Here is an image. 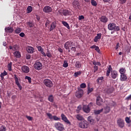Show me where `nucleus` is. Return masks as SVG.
<instances>
[{
	"instance_id": "f257e3e1",
	"label": "nucleus",
	"mask_w": 131,
	"mask_h": 131,
	"mask_svg": "<svg viewBox=\"0 0 131 131\" xmlns=\"http://www.w3.org/2000/svg\"><path fill=\"white\" fill-rule=\"evenodd\" d=\"M108 30H113V31L117 32L120 30V27L119 26H116V24L114 23H110L108 26Z\"/></svg>"
},
{
	"instance_id": "f03ea898",
	"label": "nucleus",
	"mask_w": 131,
	"mask_h": 131,
	"mask_svg": "<svg viewBox=\"0 0 131 131\" xmlns=\"http://www.w3.org/2000/svg\"><path fill=\"white\" fill-rule=\"evenodd\" d=\"M54 127L58 131H63L65 130L64 125L60 122H56L54 124Z\"/></svg>"
},
{
	"instance_id": "7ed1b4c3",
	"label": "nucleus",
	"mask_w": 131,
	"mask_h": 131,
	"mask_svg": "<svg viewBox=\"0 0 131 131\" xmlns=\"http://www.w3.org/2000/svg\"><path fill=\"white\" fill-rule=\"evenodd\" d=\"M34 68H35L36 70H41L42 63L38 61H35L34 64Z\"/></svg>"
},
{
	"instance_id": "20e7f679",
	"label": "nucleus",
	"mask_w": 131,
	"mask_h": 131,
	"mask_svg": "<svg viewBox=\"0 0 131 131\" xmlns=\"http://www.w3.org/2000/svg\"><path fill=\"white\" fill-rule=\"evenodd\" d=\"M43 82L47 88H52L53 86V82L49 79H45Z\"/></svg>"
},
{
	"instance_id": "39448f33",
	"label": "nucleus",
	"mask_w": 131,
	"mask_h": 131,
	"mask_svg": "<svg viewBox=\"0 0 131 131\" xmlns=\"http://www.w3.org/2000/svg\"><path fill=\"white\" fill-rule=\"evenodd\" d=\"M79 126L81 128H88V127L89 126V123L85 120L82 121L79 123Z\"/></svg>"
},
{
	"instance_id": "423d86ee",
	"label": "nucleus",
	"mask_w": 131,
	"mask_h": 131,
	"mask_svg": "<svg viewBox=\"0 0 131 131\" xmlns=\"http://www.w3.org/2000/svg\"><path fill=\"white\" fill-rule=\"evenodd\" d=\"M118 126L120 128L124 127V120L121 118H119L117 121Z\"/></svg>"
},
{
	"instance_id": "0eeeda50",
	"label": "nucleus",
	"mask_w": 131,
	"mask_h": 131,
	"mask_svg": "<svg viewBox=\"0 0 131 131\" xmlns=\"http://www.w3.org/2000/svg\"><path fill=\"white\" fill-rule=\"evenodd\" d=\"M83 96V90L80 89L76 92V97L80 99Z\"/></svg>"
},
{
	"instance_id": "6e6552de",
	"label": "nucleus",
	"mask_w": 131,
	"mask_h": 131,
	"mask_svg": "<svg viewBox=\"0 0 131 131\" xmlns=\"http://www.w3.org/2000/svg\"><path fill=\"white\" fill-rule=\"evenodd\" d=\"M14 80L15 81V84L18 86V89L20 90H22V86H21V84L19 82V79L17 77V75H14Z\"/></svg>"
},
{
	"instance_id": "1a4fd4ad",
	"label": "nucleus",
	"mask_w": 131,
	"mask_h": 131,
	"mask_svg": "<svg viewBox=\"0 0 131 131\" xmlns=\"http://www.w3.org/2000/svg\"><path fill=\"white\" fill-rule=\"evenodd\" d=\"M52 11H53V9L52 7L49 6H46L43 9V12H44V13H47L48 14L51 13Z\"/></svg>"
},
{
	"instance_id": "9d476101",
	"label": "nucleus",
	"mask_w": 131,
	"mask_h": 131,
	"mask_svg": "<svg viewBox=\"0 0 131 131\" xmlns=\"http://www.w3.org/2000/svg\"><path fill=\"white\" fill-rule=\"evenodd\" d=\"M61 117L63 121L66 122V123H68V124H71V123L68 120V119H67V117H66V116H65V115H64V114H61Z\"/></svg>"
},
{
	"instance_id": "9b49d317",
	"label": "nucleus",
	"mask_w": 131,
	"mask_h": 131,
	"mask_svg": "<svg viewBox=\"0 0 131 131\" xmlns=\"http://www.w3.org/2000/svg\"><path fill=\"white\" fill-rule=\"evenodd\" d=\"M21 70H22V72H24V73H28L29 71H30V69H29V67H28L27 66H23L21 67Z\"/></svg>"
},
{
	"instance_id": "f8f14e48",
	"label": "nucleus",
	"mask_w": 131,
	"mask_h": 131,
	"mask_svg": "<svg viewBox=\"0 0 131 131\" xmlns=\"http://www.w3.org/2000/svg\"><path fill=\"white\" fill-rule=\"evenodd\" d=\"M102 103H103V101L102 98L100 96H97L96 99V103L98 106H101L102 105Z\"/></svg>"
},
{
	"instance_id": "ddd939ff",
	"label": "nucleus",
	"mask_w": 131,
	"mask_h": 131,
	"mask_svg": "<svg viewBox=\"0 0 131 131\" xmlns=\"http://www.w3.org/2000/svg\"><path fill=\"white\" fill-rule=\"evenodd\" d=\"M73 43V42H72L69 41L66 42L64 45V49H66V50H69V48H71Z\"/></svg>"
},
{
	"instance_id": "4468645a",
	"label": "nucleus",
	"mask_w": 131,
	"mask_h": 131,
	"mask_svg": "<svg viewBox=\"0 0 131 131\" xmlns=\"http://www.w3.org/2000/svg\"><path fill=\"white\" fill-rule=\"evenodd\" d=\"M5 32L7 33H13L14 32V29L11 27H8L5 29Z\"/></svg>"
},
{
	"instance_id": "2eb2a0df",
	"label": "nucleus",
	"mask_w": 131,
	"mask_h": 131,
	"mask_svg": "<svg viewBox=\"0 0 131 131\" xmlns=\"http://www.w3.org/2000/svg\"><path fill=\"white\" fill-rule=\"evenodd\" d=\"M111 76L113 79H116V77L118 76V74L116 71H113L111 72Z\"/></svg>"
},
{
	"instance_id": "dca6fc26",
	"label": "nucleus",
	"mask_w": 131,
	"mask_h": 131,
	"mask_svg": "<svg viewBox=\"0 0 131 131\" xmlns=\"http://www.w3.org/2000/svg\"><path fill=\"white\" fill-rule=\"evenodd\" d=\"M100 20L102 23H107L108 22V18L106 16L102 15L100 17Z\"/></svg>"
},
{
	"instance_id": "f3484780",
	"label": "nucleus",
	"mask_w": 131,
	"mask_h": 131,
	"mask_svg": "<svg viewBox=\"0 0 131 131\" xmlns=\"http://www.w3.org/2000/svg\"><path fill=\"white\" fill-rule=\"evenodd\" d=\"M73 7L74 9H79V2L76 1H74L73 2Z\"/></svg>"
},
{
	"instance_id": "a211bd4d",
	"label": "nucleus",
	"mask_w": 131,
	"mask_h": 131,
	"mask_svg": "<svg viewBox=\"0 0 131 131\" xmlns=\"http://www.w3.org/2000/svg\"><path fill=\"white\" fill-rule=\"evenodd\" d=\"M101 37H102V34L101 33L97 34V36H95L94 38V42H97V41H99V40L101 39Z\"/></svg>"
},
{
	"instance_id": "6ab92c4d",
	"label": "nucleus",
	"mask_w": 131,
	"mask_h": 131,
	"mask_svg": "<svg viewBox=\"0 0 131 131\" xmlns=\"http://www.w3.org/2000/svg\"><path fill=\"white\" fill-rule=\"evenodd\" d=\"M83 110L85 112V113H89L90 111H91L89 105H84L83 106Z\"/></svg>"
},
{
	"instance_id": "aec40b11",
	"label": "nucleus",
	"mask_w": 131,
	"mask_h": 131,
	"mask_svg": "<svg viewBox=\"0 0 131 131\" xmlns=\"http://www.w3.org/2000/svg\"><path fill=\"white\" fill-rule=\"evenodd\" d=\"M109 112H110V107L106 106L103 109V113H104V114H107V113H109Z\"/></svg>"
},
{
	"instance_id": "412c9836",
	"label": "nucleus",
	"mask_w": 131,
	"mask_h": 131,
	"mask_svg": "<svg viewBox=\"0 0 131 131\" xmlns=\"http://www.w3.org/2000/svg\"><path fill=\"white\" fill-rule=\"evenodd\" d=\"M127 79V77L124 74H121L120 80L121 81H125Z\"/></svg>"
},
{
	"instance_id": "4be33fe9",
	"label": "nucleus",
	"mask_w": 131,
	"mask_h": 131,
	"mask_svg": "<svg viewBox=\"0 0 131 131\" xmlns=\"http://www.w3.org/2000/svg\"><path fill=\"white\" fill-rule=\"evenodd\" d=\"M18 45H14L13 47L12 46H9V50H12V51H18Z\"/></svg>"
},
{
	"instance_id": "5701e85b",
	"label": "nucleus",
	"mask_w": 131,
	"mask_h": 131,
	"mask_svg": "<svg viewBox=\"0 0 131 131\" xmlns=\"http://www.w3.org/2000/svg\"><path fill=\"white\" fill-rule=\"evenodd\" d=\"M14 57L16 58H21V53L19 51H15L13 53Z\"/></svg>"
},
{
	"instance_id": "b1692460",
	"label": "nucleus",
	"mask_w": 131,
	"mask_h": 131,
	"mask_svg": "<svg viewBox=\"0 0 131 131\" xmlns=\"http://www.w3.org/2000/svg\"><path fill=\"white\" fill-rule=\"evenodd\" d=\"M27 51L28 53H29L30 54H33V52H34V49L32 47H29L27 49Z\"/></svg>"
},
{
	"instance_id": "393cba45",
	"label": "nucleus",
	"mask_w": 131,
	"mask_h": 131,
	"mask_svg": "<svg viewBox=\"0 0 131 131\" xmlns=\"http://www.w3.org/2000/svg\"><path fill=\"white\" fill-rule=\"evenodd\" d=\"M62 14L63 16H69L70 15V11L67 10H63Z\"/></svg>"
},
{
	"instance_id": "a878e982",
	"label": "nucleus",
	"mask_w": 131,
	"mask_h": 131,
	"mask_svg": "<svg viewBox=\"0 0 131 131\" xmlns=\"http://www.w3.org/2000/svg\"><path fill=\"white\" fill-rule=\"evenodd\" d=\"M56 23L53 22L52 23L50 28V31H52V30H54V29H55V28H56Z\"/></svg>"
},
{
	"instance_id": "bb28decb",
	"label": "nucleus",
	"mask_w": 131,
	"mask_h": 131,
	"mask_svg": "<svg viewBox=\"0 0 131 131\" xmlns=\"http://www.w3.org/2000/svg\"><path fill=\"white\" fill-rule=\"evenodd\" d=\"M112 71V68L111 66H109L107 72H106V76H109L110 75V72Z\"/></svg>"
},
{
	"instance_id": "cd10ccee",
	"label": "nucleus",
	"mask_w": 131,
	"mask_h": 131,
	"mask_svg": "<svg viewBox=\"0 0 131 131\" xmlns=\"http://www.w3.org/2000/svg\"><path fill=\"white\" fill-rule=\"evenodd\" d=\"M75 67L77 68V69H79V68L81 67V63H80V62L79 61L76 62Z\"/></svg>"
},
{
	"instance_id": "c85d7f7f",
	"label": "nucleus",
	"mask_w": 131,
	"mask_h": 131,
	"mask_svg": "<svg viewBox=\"0 0 131 131\" xmlns=\"http://www.w3.org/2000/svg\"><path fill=\"white\" fill-rule=\"evenodd\" d=\"M62 24H63V25L65 26V27H67L68 29H70V26H69V24H68V22H66L65 21H62Z\"/></svg>"
},
{
	"instance_id": "c756f323",
	"label": "nucleus",
	"mask_w": 131,
	"mask_h": 131,
	"mask_svg": "<svg viewBox=\"0 0 131 131\" xmlns=\"http://www.w3.org/2000/svg\"><path fill=\"white\" fill-rule=\"evenodd\" d=\"M88 121H89L90 123H91V124H93V123L95 122V120L93 119V117L92 116H89L88 118Z\"/></svg>"
},
{
	"instance_id": "7c9ffc66",
	"label": "nucleus",
	"mask_w": 131,
	"mask_h": 131,
	"mask_svg": "<svg viewBox=\"0 0 131 131\" xmlns=\"http://www.w3.org/2000/svg\"><path fill=\"white\" fill-rule=\"evenodd\" d=\"M76 117L78 120H83V117L81 115L78 114L76 115Z\"/></svg>"
},
{
	"instance_id": "2f4dec72",
	"label": "nucleus",
	"mask_w": 131,
	"mask_h": 131,
	"mask_svg": "<svg viewBox=\"0 0 131 131\" xmlns=\"http://www.w3.org/2000/svg\"><path fill=\"white\" fill-rule=\"evenodd\" d=\"M21 31H22V29H21L20 28H17L14 30L15 33H16L17 34H19V33H20Z\"/></svg>"
},
{
	"instance_id": "473e14b6",
	"label": "nucleus",
	"mask_w": 131,
	"mask_h": 131,
	"mask_svg": "<svg viewBox=\"0 0 131 131\" xmlns=\"http://www.w3.org/2000/svg\"><path fill=\"white\" fill-rule=\"evenodd\" d=\"M126 72V70L125 68H122L119 70V72L121 74H124Z\"/></svg>"
},
{
	"instance_id": "72a5a7b5",
	"label": "nucleus",
	"mask_w": 131,
	"mask_h": 131,
	"mask_svg": "<svg viewBox=\"0 0 131 131\" xmlns=\"http://www.w3.org/2000/svg\"><path fill=\"white\" fill-rule=\"evenodd\" d=\"M93 91H94V88H91V87H90V85H89L88 86V95L91 94Z\"/></svg>"
},
{
	"instance_id": "f704fd0d",
	"label": "nucleus",
	"mask_w": 131,
	"mask_h": 131,
	"mask_svg": "<svg viewBox=\"0 0 131 131\" xmlns=\"http://www.w3.org/2000/svg\"><path fill=\"white\" fill-rule=\"evenodd\" d=\"M27 10L28 14H30V13H31L32 12V7H31V6H28Z\"/></svg>"
},
{
	"instance_id": "c9c22d12",
	"label": "nucleus",
	"mask_w": 131,
	"mask_h": 131,
	"mask_svg": "<svg viewBox=\"0 0 131 131\" xmlns=\"http://www.w3.org/2000/svg\"><path fill=\"white\" fill-rule=\"evenodd\" d=\"M81 71H78L74 73V76H75V77H77L78 76L81 75Z\"/></svg>"
},
{
	"instance_id": "e433bc0d",
	"label": "nucleus",
	"mask_w": 131,
	"mask_h": 131,
	"mask_svg": "<svg viewBox=\"0 0 131 131\" xmlns=\"http://www.w3.org/2000/svg\"><path fill=\"white\" fill-rule=\"evenodd\" d=\"M104 79V77H100L97 80V83H101Z\"/></svg>"
},
{
	"instance_id": "4c0bfd02",
	"label": "nucleus",
	"mask_w": 131,
	"mask_h": 131,
	"mask_svg": "<svg viewBox=\"0 0 131 131\" xmlns=\"http://www.w3.org/2000/svg\"><path fill=\"white\" fill-rule=\"evenodd\" d=\"M103 108H101V110H97L94 111L95 114L98 115L100 114L101 112H103Z\"/></svg>"
},
{
	"instance_id": "58836bf2",
	"label": "nucleus",
	"mask_w": 131,
	"mask_h": 131,
	"mask_svg": "<svg viewBox=\"0 0 131 131\" xmlns=\"http://www.w3.org/2000/svg\"><path fill=\"white\" fill-rule=\"evenodd\" d=\"M48 100L49 102H54V96L52 95H50L48 97Z\"/></svg>"
},
{
	"instance_id": "ea45409f",
	"label": "nucleus",
	"mask_w": 131,
	"mask_h": 131,
	"mask_svg": "<svg viewBox=\"0 0 131 131\" xmlns=\"http://www.w3.org/2000/svg\"><path fill=\"white\" fill-rule=\"evenodd\" d=\"M8 75V73H7V72H6V71H4V72L3 73H2L0 76L1 77V78L3 79L4 78V76H6V75Z\"/></svg>"
},
{
	"instance_id": "a19ab883",
	"label": "nucleus",
	"mask_w": 131,
	"mask_h": 131,
	"mask_svg": "<svg viewBox=\"0 0 131 131\" xmlns=\"http://www.w3.org/2000/svg\"><path fill=\"white\" fill-rule=\"evenodd\" d=\"M91 4L94 7H97V6H98V4L97 3V2H96V1L95 0H91Z\"/></svg>"
},
{
	"instance_id": "79ce46f5",
	"label": "nucleus",
	"mask_w": 131,
	"mask_h": 131,
	"mask_svg": "<svg viewBox=\"0 0 131 131\" xmlns=\"http://www.w3.org/2000/svg\"><path fill=\"white\" fill-rule=\"evenodd\" d=\"M13 63H12V62H11L10 63H9L8 66L7 67L8 68V70L9 71H12V65Z\"/></svg>"
},
{
	"instance_id": "37998d69",
	"label": "nucleus",
	"mask_w": 131,
	"mask_h": 131,
	"mask_svg": "<svg viewBox=\"0 0 131 131\" xmlns=\"http://www.w3.org/2000/svg\"><path fill=\"white\" fill-rule=\"evenodd\" d=\"M7 130V127L4 125H2L0 127V131H6Z\"/></svg>"
},
{
	"instance_id": "c03bdc74",
	"label": "nucleus",
	"mask_w": 131,
	"mask_h": 131,
	"mask_svg": "<svg viewBox=\"0 0 131 131\" xmlns=\"http://www.w3.org/2000/svg\"><path fill=\"white\" fill-rule=\"evenodd\" d=\"M46 56L48 57V58H52V53L50 52V51H48L46 53Z\"/></svg>"
},
{
	"instance_id": "a18cd8bd",
	"label": "nucleus",
	"mask_w": 131,
	"mask_h": 131,
	"mask_svg": "<svg viewBox=\"0 0 131 131\" xmlns=\"http://www.w3.org/2000/svg\"><path fill=\"white\" fill-rule=\"evenodd\" d=\"M93 64V65H95V66H96V65H98V66H101V63L100 62L94 61Z\"/></svg>"
},
{
	"instance_id": "49530a36",
	"label": "nucleus",
	"mask_w": 131,
	"mask_h": 131,
	"mask_svg": "<svg viewBox=\"0 0 131 131\" xmlns=\"http://www.w3.org/2000/svg\"><path fill=\"white\" fill-rule=\"evenodd\" d=\"M25 78V79H27L28 80L29 83H31V78L30 77L27 76Z\"/></svg>"
},
{
	"instance_id": "de8ad7c7",
	"label": "nucleus",
	"mask_w": 131,
	"mask_h": 131,
	"mask_svg": "<svg viewBox=\"0 0 131 131\" xmlns=\"http://www.w3.org/2000/svg\"><path fill=\"white\" fill-rule=\"evenodd\" d=\"M47 115L49 117V119H53L54 117V116H53L51 113H47Z\"/></svg>"
},
{
	"instance_id": "09e8293b",
	"label": "nucleus",
	"mask_w": 131,
	"mask_h": 131,
	"mask_svg": "<svg viewBox=\"0 0 131 131\" xmlns=\"http://www.w3.org/2000/svg\"><path fill=\"white\" fill-rule=\"evenodd\" d=\"M53 119H54V120L56 121H60V120L61 119L60 118L57 117V116H54Z\"/></svg>"
},
{
	"instance_id": "8fccbe9b",
	"label": "nucleus",
	"mask_w": 131,
	"mask_h": 131,
	"mask_svg": "<svg viewBox=\"0 0 131 131\" xmlns=\"http://www.w3.org/2000/svg\"><path fill=\"white\" fill-rule=\"evenodd\" d=\"M106 93H107V94H111L112 93H113V89L110 88L107 89V90L106 91Z\"/></svg>"
},
{
	"instance_id": "3c124183",
	"label": "nucleus",
	"mask_w": 131,
	"mask_h": 131,
	"mask_svg": "<svg viewBox=\"0 0 131 131\" xmlns=\"http://www.w3.org/2000/svg\"><path fill=\"white\" fill-rule=\"evenodd\" d=\"M68 66V62H67V61H64L63 62V67H64V68H67Z\"/></svg>"
},
{
	"instance_id": "603ef678",
	"label": "nucleus",
	"mask_w": 131,
	"mask_h": 131,
	"mask_svg": "<svg viewBox=\"0 0 131 131\" xmlns=\"http://www.w3.org/2000/svg\"><path fill=\"white\" fill-rule=\"evenodd\" d=\"M36 48L39 52H42V51H43V49H42V48L41 47V46H37Z\"/></svg>"
},
{
	"instance_id": "864d4df0",
	"label": "nucleus",
	"mask_w": 131,
	"mask_h": 131,
	"mask_svg": "<svg viewBox=\"0 0 131 131\" xmlns=\"http://www.w3.org/2000/svg\"><path fill=\"white\" fill-rule=\"evenodd\" d=\"M80 88L81 89H85L86 88V84L85 83H82L80 84Z\"/></svg>"
},
{
	"instance_id": "5fc2aeb1",
	"label": "nucleus",
	"mask_w": 131,
	"mask_h": 131,
	"mask_svg": "<svg viewBox=\"0 0 131 131\" xmlns=\"http://www.w3.org/2000/svg\"><path fill=\"white\" fill-rule=\"evenodd\" d=\"M125 121L127 123H130V119H129V118L128 117H126Z\"/></svg>"
},
{
	"instance_id": "6e6d98bb",
	"label": "nucleus",
	"mask_w": 131,
	"mask_h": 131,
	"mask_svg": "<svg viewBox=\"0 0 131 131\" xmlns=\"http://www.w3.org/2000/svg\"><path fill=\"white\" fill-rule=\"evenodd\" d=\"M98 66H95L94 67V73L98 71Z\"/></svg>"
},
{
	"instance_id": "4d7b16f0",
	"label": "nucleus",
	"mask_w": 131,
	"mask_h": 131,
	"mask_svg": "<svg viewBox=\"0 0 131 131\" xmlns=\"http://www.w3.org/2000/svg\"><path fill=\"white\" fill-rule=\"evenodd\" d=\"M95 51H96V52H97V53L100 54V48H99V47L96 46V47L95 48Z\"/></svg>"
},
{
	"instance_id": "13d9d810",
	"label": "nucleus",
	"mask_w": 131,
	"mask_h": 131,
	"mask_svg": "<svg viewBox=\"0 0 131 131\" xmlns=\"http://www.w3.org/2000/svg\"><path fill=\"white\" fill-rule=\"evenodd\" d=\"M83 19H84V16L83 15L79 16V18H78L79 20H83Z\"/></svg>"
},
{
	"instance_id": "bf43d9fd",
	"label": "nucleus",
	"mask_w": 131,
	"mask_h": 131,
	"mask_svg": "<svg viewBox=\"0 0 131 131\" xmlns=\"http://www.w3.org/2000/svg\"><path fill=\"white\" fill-rule=\"evenodd\" d=\"M26 118H27V119L28 120H29L30 121H31V120H32V117H31L29 116H26Z\"/></svg>"
},
{
	"instance_id": "052dcab7",
	"label": "nucleus",
	"mask_w": 131,
	"mask_h": 131,
	"mask_svg": "<svg viewBox=\"0 0 131 131\" xmlns=\"http://www.w3.org/2000/svg\"><path fill=\"white\" fill-rule=\"evenodd\" d=\"M126 101H129V100H131V95H130L129 96L125 98Z\"/></svg>"
},
{
	"instance_id": "680f3d73",
	"label": "nucleus",
	"mask_w": 131,
	"mask_h": 131,
	"mask_svg": "<svg viewBox=\"0 0 131 131\" xmlns=\"http://www.w3.org/2000/svg\"><path fill=\"white\" fill-rule=\"evenodd\" d=\"M119 1L122 4H125V3L126 2V0H119Z\"/></svg>"
},
{
	"instance_id": "e2e57ef3",
	"label": "nucleus",
	"mask_w": 131,
	"mask_h": 131,
	"mask_svg": "<svg viewBox=\"0 0 131 131\" xmlns=\"http://www.w3.org/2000/svg\"><path fill=\"white\" fill-rule=\"evenodd\" d=\"M28 26H29V27H33V25L32 24V23H30V22H28L27 23Z\"/></svg>"
},
{
	"instance_id": "0e129e2a",
	"label": "nucleus",
	"mask_w": 131,
	"mask_h": 131,
	"mask_svg": "<svg viewBox=\"0 0 131 131\" xmlns=\"http://www.w3.org/2000/svg\"><path fill=\"white\" fill-rule=\"evenodd\" d=\"M19 36L21 37H24V36H25V34H24L23 32H21L19 34Z\"/></svg>"
},
{
	"instance_id": "69168bd1",
	"label": "nucleus",
	"mask_w": 131,
	"mask_h": 131,
	"mask_svg": "<svg viewBox=\"0 0 131 131\" xmlns=\"http://www.w3.org/2000/svg\"><path fill=\"white\" fill-rule=\"evenodd\" d=\"M30 58H31V56L29 54H28L26 55V59L27 60H29V59H30Z\"/></svg>"
},
{
	"instance_id": "338daca9",
	"label": "nucleus",
	"mask_w": 131,
	"mask_h": 131,
	"mask_svg": "<svg viewBox=\"0 0 131 131\" xmlns=\"http://www.w3.org/2000/svg\"><path fill=\"white\" fill-rule=\"evenodd\" d=\"M40 52H41V54L42 55H43V56L44 57H47V54H46V53H45V52H43V51H41Z\"/></svg>"
},
{
	"instance_id": "774afa93",
	"label": "nucleus",
	"mask_w": 131,
	"mask_h": 131,
	"mask_svg": "<svg viewBox=\"0 0 131 131\" xmlns=\"http://www.w3.org/2000/svg\"><path fill=\"white\" fill-rule=\"evenodd\" d=\"M120 47V46H119V43H117L115 48L116 50H118Z\"/></svg>"
}]
</instances>
